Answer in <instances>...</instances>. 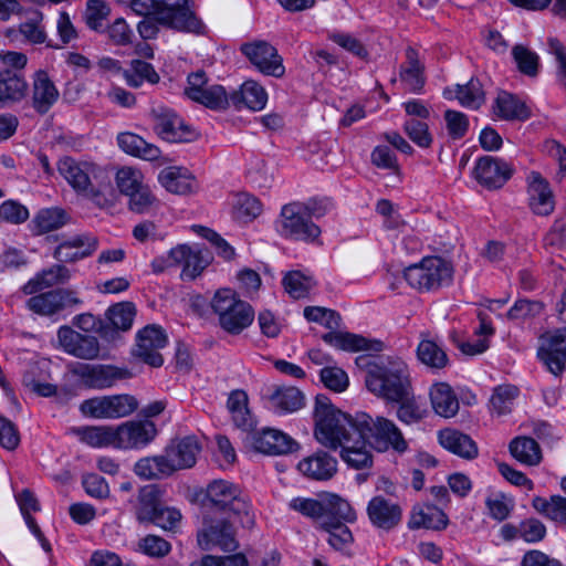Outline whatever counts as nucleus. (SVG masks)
<instances>
[{
    "label": "nucleus",
    "instance_id": "20e7f679",
    "mask_svg": "<svg viewBox=\"0 0 566 566\" xmlns=\"http://www.w3.org/2000/svg\"><path fill=\"white\" fill-rule=\"evenodd\" d=\"M367 389L388 401L401 400L410 394L411 384L406 363L398 357L381 359L365 375Z\"/></svg>",
    "mask_w": 566,
    "mask_h": 566
},
{
    "label": "nucleus",
    "instance_id": "0e129e2a",
    "mask_svg": "<svg viewBox=\"0 0 566 566\" xmlns=\"http://www.w3.org/2000/svg\"><path fill=\"white\" fill-rule=\"evenodd\" d=\"M128 206L136 213H147L158 206V200L147 185L130 193Z\"/></svg>",
    "mask_w": 566,
    "mask_h": 566
},
{
    "label": "nucleus",
    "instance_id": "338daca9",
    "mask_svg": "<svg viewBox=\"0 0 566 566\" xmlns=\"http://www.w3.org/2000/svg\"><path fill=\"white\" fill-rule=\"evenodd\" d=\"M109 13V9L103 0H88L84 13L87 27L94 31L103 29V22Z\"/></svg>",
    "mask_w": 566,
    "mask_h": 566
},
{
    "label": "nucleus",
    "instance_id": "6e6d98bb",
    "mask_svg": "<svg viewBox=\"0 0 566 566\" xmlns=\"http://www.w3.org/2000/svg\"><path fill=\"white\" fill-rule=\"evenodd\" d=\"M347 522L333 524V526L319 527L327 533L328 544L336 551L347 552L354 542V536L346 525Z\"/></svg>",
    "mask_w": 566,
    "mask_h": 566
},
{
    "label": "nucleus",
    "instance_id": "c9c22d12",
    "mask_svg": "<svg viewBox=\"0 0 566 566\" xmlns=\"http://www.w3.org/2000/svg\"><path fill=\"white\" fill-rule=\"evenodd\" d=\"M430 401L437 415L443 418L454 417L459 411V400L447 382H437L430 388Z\"/></svg>",
    "mask_w": 566,
    "mask_h": 566
},
{
    "label": "nucleus",
    "instance_id": "473e14b6",
    "mask_svg": "<svg viewBox=\"0 0 566 566\" xmlns=\"http://www.w3.org/2000/svg\"><path fill=\"white\" fill-rule=\"evenodd\" d=\"M158 180L169 192L176 195H188L198 188L195 177L180 167H167L159 172Z\"/></svg>",
    "mask_w": 566,
    "mask_h": 566
},
{
    "label": "nucleus",
    "instance_id": "1a4fd4ad",
    "mask_svg": "<svg viewBox=\"0 0 566 566\" xmlns=\"http://www.w3.org/2000/svg\"><path fill=\"white\" fill-rule=\"evenodd\" d=\"M69 371L81 386L95 390L111 388L117 381L132 377V373L127 368L106 364L76 361L69 365Z\"/></svg>",
    "mask_w": 566,
    "mask_h": 566
},
{
    "label": "nucleus",
    "instance_id": "7c9ffc66",
    "mask_svg": "<svg viewBox=\"0 0 566 566\" xmlns=\"http://www.w3.org/2000/svg\"><path fill=\"white\" fill-rule=\"evenodd\" d=\"M70 279V270L64 265L56 264L36 273L23 285L22 291L27 295H33L55 285L64 284Z\"/></svg>",
    "mask_w": 566,
    "mask_h": 566
},
{
    "label": "nucleus",
    "instance_id": "a18cd8bd",
    "mask_svg": "<svg viewBox=\"0 0 566 566\" xmlns=\"http://www.w3.org/2000/svg\"><path fill=\"white\" fill-rule=\"evenodd\" d=\"M423 66L420 64L417 52L407 50V65L400 72V78L406 87L413 93H419L424 85Z\"/></svg>",
    "mask_w": 566,
    "mask_h": 566
},
{
    "label": "nucleus",
    "instance_id": "603ef678",
    "mask_svg": "<svg viewBox=\"0 0 566 566\" xmlns=\"http://www.w3.org/2000/svg\"><path fill=\"white\" fill-rule=\"evenodd\" d=\"M455 97L462 106L472 109L479 108L485 101L482 85L475 78H471L464 85H458Z\"/></svg>",
    "mask_w": 566,
    "mask_h": 566
},
{
    "label": "nucleus",
    "instance_id": "8fccbe9b",
    "mask_svg": "<svg viewBox=\"0 0 566 566\" xmlns=\"http://www.w3.org/2000/svg\"><path fill=\"white\" fill-rule=\"evenodd\" d=\"M518 396V388L513 385L497 386L490 399L493 413L504 416L512 411L514 401Z\"/></svg>",
    "mask_w": 566,
    "mask_h": 566
},
{
    "label": "nucleus",
    "instance_id": "e2e57ef3",
    "mask_svg": "<svg viewBox=\"0 0 566 566\" xmlns=\"http://www.w3.org/2000/svg\"><path fill=\"white\" fill-rule=\"evenodd\" d=\"M391 402L399 403L397 417L407 424L419 422L426 416V410L418 405L411 392L405 399L392 400Z\"/></svg>",
    "mask_w": 566,
    "mask_h": 566
},
{
    "label": "nucleus",
    "instance_id": "6e6552de",
    "mask_svg": "<svg viewBox=\"0 0 566 566\" xmlns=\"http://www.w3.org/2000/svg\"><path fill=\"white\" fill-rule=\"evenodd\" d=\"M407 283L419 292H433L453 281L452 264L440 256L423 258L403 271Z\"/></svg>",
    "mask_w": 566,
    "mask_h": 566
},
{
    "label": "nucleus",
    "instance_id": "5fc2aeb1",
    "mask_svg": "<svg viewBox=\"0 0 566 566\" xmlns=\"http://www.w3.org/2000/svg\"><path fill=\"white\" fill-rule=\"evenodd\" d=\"M503 531H514L515 533H518V538H522L526 543H537L546 535L545 525L536 518H527L521 522L517 527L504 525Z\"/></svg>",
    "mask_w": 566,
    "mask_h": 566
},
{
    "label": "nucleus",
    "instance_id": "f3484780",
    "mask_svg": "<svg viewBox=\"0 0 566 566\" xmlns=\"http://www.w3.org/2000/svg\"><path fill=\"white\" fill-rule=\"evenodd\" d=\"M57 339L65 353L85 360L99 357V343L95 336L81 334L70 326H61Z\"/></svg>",
    "mask_w": 566,
    "mask_h": 566
},
{
    "label": "nucleus",
    "instance_id": "7ed1b4c3",
    "mask_svg": "<svg viewBox=\"0 0 566 566\" xmlns=\"http://www.w3.org/2000/svg\"><path fill=\"white\" fill-rule=\"evenodd\" d=\"M313 417L316 440L331 450H337L345 439L358 432L356 416L350 417L337 409L324 395L316 396Z\"/></svg>",
    "mask_w": 566,
    "mask_h": 566
},
{
    "label": "nucleus",
    "instance_id": "f8f14e48",
    "mask_svg": "<svg viewBox=\"0 0 566 566\" xmlns=\"http://www.w3.org/2000/svg\"><path fill=\"white\" fill-rule=\"evenodd\" d=\"M153 129L163 140L188 143L196 138L195 130L187 125L177 112L165 105H155L149 113Z\"/></svg>",
    "mask_w": 566,
    "mask_h": 566
},
{
    "label": "nucleus",
    "instance_id": "3c124183",
    "mask_svg": "<svg viewBox=\"0 0 566 566\" xmlns=\"http://www.w3.org/2000/svg\"><path fill=\"white\" fill-rule=\"evenodd\" d=\"M136 307L132 302H120L111 306L106 312V317L112 326L118 331L126 332L132 328Z\"/></svg>",
    "mask_w": 566,
    "mask_h": 566
},
{
    "label": "nucleus",
    "instance_id": "49530a36",
    "mask_svg": "<svg viewBox=\"0 0 566 566\" xmlns=\"http://www.w3.org/2000/svg\"><path fill=\"white\" fill-rule=\"evenodd\" d=\"M123 76L126 83L134 88L142 86L145 81L150 84L159 82V75L154 66L143 60H133L130 67L123 71Z\"/></svg>",
    "mask_w": 566,
    "mask_h": 566
},
{
    "label": "nucleus",
    "instance_id": "2f4dec72",
    "mask_svg": "<svg viewBox=\"0 0 566 566\" xmlns=\"http://www.w3.org/2000/svg\"><path fill=\"white\" fill-rule=\"evenodd\" d=\"M367 444L368 442L365 441L364 437H360L357 432L356 436L345 439L343 444L339 446L342 449L340 458L356 470L369 468L373 463V457L367 449Z\"/></svg>",
    "mask_w": 566,
    "mask_h": 566
},
{
    "label": "nucleus",
    "instance_id": "a878e982",
    "mask_svg": "<svg viewBox=\"0 0 566 566\" xmlns=\"http://www.w3.org/2000/svg\"><path fill=\"white\" fill-rule=\"evenodd\" d=\"M367 513L375 526L387 531L398 525L402 515L401 507L384 496L373 497L368 503Z\"/></svg>",
    "mask_w": 566,
    "mask_h": 566
},
{
    "label": "nucleus",
    "instance_id": "f03ea898",
    "mask_svg": "<svg viewBox=\"0 0 566 566\" xmlns=\"http://www.w3.org/2000/svg\"><path fill=\"white\" fill-rule=\"evenodd\" d=\"M57 170L78 196L101 208L112 205L114 189L106 168L93 161L63 157L57 163Z\"/></svg>",
    "mask_w": 566,
    "mask_h": 566
},
{
    "label": "nucleus",
    "instance_id": "f704fd0d",
    "mask_svg": "<svg viewBox=\"0 0 566 566\" xmlns=\"http://www.w3.org/2000/svg\"><path fill=\"white\" fill-rule=\"evenodd\" d=\"M80 440L92 448L117 449L116 426H85L73 428Z\"/></svg>",
    "mask_w": 566,
    "mask_h": 566
},
{
    "label": "nucleus",
    "instance_id": "c85d7f7f",
    "mask_svg": "<svg viewBox=\"0 0 566 566\" xmlns=\"http://www.w3.org/2000/svg\"><path fill=\"white\" fill-rule=\"evenodd\" d=\"M530 207L534 213L548 216L554 210L553 193L548 182L538 172L528 177Z\"/></svg>",
    "mask_w": 566,
    "mask_h": 566
},
{
    "label": "nucleus",
    "instance_id": "bf43d9fd",
    "mask_svg": "<svg viewBox=\"0 0 566 566\" xmlns=\"http://www.w3.org/2000/svg\"><path fill=\"white\" fill-rule=\"evenodd\" d=\"M405 134L419 147L429 148L433 142V137L426 122L409 118L403 124Z\"/></svg>",
    "mask_w": 566,
    "mask_h": 566
},
{
    "label": "nucleus",
    "instance_id": "72a5a7b5",
    "mask_svg": "<svg viewBox=\"0 0 566 566\" xmlns=\"http://www.w3.org/2000/svg\"><path fill=\"white\" fill-rule=\"evenodd\" d=\"M232 105L241 109L247 107L251 111H261L268 102V93L264 87L253 80L245 81L239 91L230 95Z\"/></svg>",
    "mask_w": 566,
    "mask_h": 566
},
{
    "label": "nucleus",
    "instance_id": "a211bd4d",
    "mask_svg": "<svg viewBox=\"0 0 566 566\" xmlns=\"http://www.w3.org/2000/svg\"><path fill=\"white\" fill-rule=\"evenodd\" d=\"M513 171L512 165L504 159L483 156L476 160L473 175L480 185L499 189L512 177Z\"/></svg>",
    "mask_w": 566,
    "mask_h": 566
},
{
    "label": "nucleus",
    "instance_id": "4c0bfd02",
    "mask_svg": "<svg viewBox=\"0 0 566 566\" xmlns=\"http://www.w3.org/2000/svg\"><path fill=\"white\" fill-rule=\"evenodd\" d=\"M494 114L505 120H526L531 113L527 106L515 95L501 92L493 106Z\"/></svg>",
    "mask_w": 566,
    "mask_h": 566
},
{
    "label": "nucleus",
    "instance_id": "b1692460",
    "mask_svg": "<svg viewBox=\"0 0 566 566\" xmlns=\"http://www.w3.org/2000/svg\"><path fill=\"white\" fill-rule=\"evenodd\" d=\"M252 446L258 452L280 455L292 452L297 447V443L282 431L265 429L253 434Z\"/></svg>",
    "mask_w": 566,
    "mask_h": 566
},
{
    "label": "nucleus",
    "instance_id": "de8ad7c7",
    "mask_svg": "<svg viewBox=\"0 0 566 566\" xmlns=\"http://www.w3.org/2000/svg\"><path fill=\"white\" fill-rule=\"evenodd\" d=\"M418 359L431 369H443L449 358L444 349L436 342L422 339L417 347Z\"/></svg>",
    "mask_w": 566,
    "mask_h": 566
},
{
    "label": "nucleus",
    "instance_id": "f257e3e1",
    "mask_svg": "<svg viewBox=\"0 0 566 566\" xmlns=\"http://www.w3.org/2000/svg\"><path fill=\"white\" fill-rule=\"evenodd\" d=\"M132 10L146 17L137 30L145 39H154L158 33L157 23L179 32L201 35L206 33V25L191 8L189 0H132Z\"/></svg>",
    "mask_w": 566,
    "mask_h": 566
},
{
    "label": "nucleus",
    "instance_id": "9d476101",
    "mask_svg": "<svg viewBox=\"0 0 566 566\" xmlns=\"http://www.w3.org/2000/svg\"><path fill=\"white\" fill-rule=\"evenodd\" d=\"M276 227L283 237L305 242H313L321 234L319 227L308 218L301 202L283 206Z\"/></svg>",
    "mask_w": 566,
    "mask_h": 566
},
{
    "label": "nucleus",
    "instance_id": "864d4df0",
    "mask_svg": "<svg viewBox=\"0 0 566 566\" xmlns=\"http://www.w3.org/2000/svg\"><path fill=\"white\" fill-rule=\"evenodd\" d=\"M283 286L293 298L305 297L314 287L315 282L300 271H292L283 277Z\"/></svg>",
    "mask_w": 566,
    "mask_h": 566
},
{
    "label": "nucleus",
    "instance_id": "aec40b11",
    "mask_svg": "<svg viewBox=\"0 0 566 566\" xmlns=\"http://www.w3.org/2000/svg\"><path fill=\"white\" fill-rule=\"evenodd\" d=\"M356 513L349 502L335 493L321 494L318 527L333 526L343 522H354Z\"/></svg>",
    "mask_w": 566,
    "mask_h": 566
},
{
    "label": "nucleus",
    "instance_id": "79ce46f5",
    "mask_svg": "<svg viewBox=\"0 0 566 566\" xmlns=\"http://www.w3.org/2000/svg\"><path fill=\"white\" fill-rule=\"evenodd\" d=\"M510 452L522 464L534 467L542 461L538 443L530 437H516L510 442Z\"/></svg>",
    "mask_w": 566,
    "mask_h": 566
},
{
    "label": "nucleus",
    "instance_id": "dca6fc26",
    "mask_svg": "<svg viewBox=\"0 0 566 566\" xmlns=\"http://www.w3.org/2000/svg\"><path fill=\"white\" fill-rule=\"evenodd\" d=\"M241 52L263 74L283 76L285 69L277 50L265 41H254L241 45Z\"/></svg>",
    "mask_w": 566,
    "mask_h": 566
},
{
    "label": "nucleus",
    "instance_id": "e433bc0d",
    "mask_svg": "<svg viewBox=\"0 0 566 566\" xmlns=\"http://www.w3.org/2000/svg\"><path fill=\"white\" fill-rule=\"evenodd\" d=\"M117 143L123 151L144 160H157L161 155L156 145L147 143L143 137L133 133H120L117 136Z\"/></svg>",
    "mask_w": 566,
    "mask_h": 566
},
{
    "label": "nucleus",
    "instance_id": "0eeeda50",
    "mask_svg": "<svg viewBox=\"0 0 566 566\" xmlns=\"http://www.w3.org/2000/svg\"><path fill=\"white\" fill-rule=\"evenodd\" d=\"M358 433L364 437L368 446L378 452L394 450L403 453L408 449V442L396 423L385 417L373 418L368 413L356 415Z\"/></svg>",
    "mask_w": 566,
    "mask_h": 566
},
{
    "label": "nucleus",
    "instance_id": "5701e85b",
    "mask_svg": "<svg viewBox=\"0 0 566 566\" xmlns=\"http://www.w3.org/2000/svg\"><path fill=\"white\" fill-rule=\"evenodd\" d=\"M201 447L198 439L195 436H187L172 441L165 449V453L175 472L195 465Z\"/></svg>",
    "mask_w": 566,
    "mask_h": 566
},
{
    "label": "nucleus",
    "instance_id": "58836bf2",
    "mask_svg": "<svg viewBox=\"0 0 566 566\" xmlns=\"http://www.w3.org/2000/svg\"><path fill=\"white\" fill-rule=\"evenodd\" d=\"M163 506L159 489L154 484L145 485L138 493L136 518L140 523H150Z\"/></svg>",
    "mask_w": 566,
    "mask_h": 566
},
{
    "label": "nucleus",
    "instance_id": "c03bdc74",
    "mask_svg": "<svg viewBox=\"0 0 566 566\" xmlns=\"http://www.w3.org/2000/svg\"><path fill=\"white\" fill-rule=\"evenodd\" d=\"M533 507L545 517L566 526V497L552 495L549 499L535 496Z\"/></svg>",
    "mask_w": 566,
    "mask_h": 566
},
{
    "label": "nucleus",
    "instance_id": "bb28decb",
    "mask_svg": "<svg viewBox=\"0 0 566 566\" xmlns=\"http://www.w3.org/2000/svg\"><path fill=\"white\" fill-rule=\"evenodd\" d=\"M323 340L342 350L348 352H381L384 343L377 339H367L360 335L344 332H329L322 336Z\"/></svg>",
    "mask_w": 566,
    "mask_h": 566
},
{
    "label": "nucleus",
    "instance_id": "69168bd1",
    "mask_svg": "<svg viewBox=\"0 0 566 566\" xmlns=\"http://www.w3.org/2000/svg\"><path fill=\"white\" fill-rule=\"evenodd\" d=\"M304 316L307 321L318 323L329 329L337 328L340 324L339 314L326 307L307 306L304 308Z\"/></svg>",
    "mask_w": 566,
    "mask_h": 566
},
{
    "label": "nucleus",
    "instance_id": "cd10ccee",
    "mask_svg": "<svg viewBox=\"0 0 566 566\" xmlns=\"http://www.w3.org/2000/svg\"><path fill=\"white\" fill-rule=\"evenodd\" d=\"M438 439L442 448L465 460H473L479 454L478 446L473 439L459 430H440Z\"/></svg>",
    "mask_w": 566,
    "mask_h": 566
},
{
    "label": "nucleus",
    "instance_id": "2eb2a0df",
    "mask_svg": "<svg viewBox=\"0 0 566 566\" xmlns=\"http://www.w3.org/2000/svg\"><path fill=\"white\" fill-rule=\"evenodd\" d=\"M198 544L206 551L218 546L224 552H233L238 548L235 530L224 518H205L203 527L198 533Z\"/></svg>",
    "mask_w": 566,
    "mask_h": 566
},
{
    "label": "nucleus",
    "instance_id": "ea45409f",
    "mask_svg": "<svg viewBox=\"0 0 566 566\" xmlns=\"http://www.w3.org/2000/svg\"><path fill=\"white\" fill-rule=\"evenodd\" d=\"M177 249L181 252V256H177L178 266H182L181 277L193 280L207 268L209 260L199 248L188 244H178Z\"/></svg>",
    "mask_w": 566,
    "mask_h": 566
},
{
    "label": "nucleus",
    "instance_id": "423d86ee",
    "mask_svg": "<svg viewBox=\"0 0 566 566\" xmlns=\"http://www.w3.org/2000/svg\"><path fill=\"white\" fill-rule=\"evenodd\" d=\"M219 326L231 335H238L254 321V310L230 289L218 290L210 302Z\"/></svg>",
    "mask_w": 566,
    "mask_h": 566
},
{
    "label": "nucleus",
    "instance_id": "09e8293b",
    "mask_svg": "<svg viewBox=\"0 0 566 566\" xmlns=\"http://www.w3.org/2000/svg\"><path fill=\"white\" fill-rule=\"evenodd\" d=\"M67 213L60 208L43 209L38 212L33 223L39 234L60 229L69 221Z\"/></svg>",
    "mask_w": 566,
    "mask_h": 566
},
{
    "label": "nucleus",
    "instance_id": "393cba45",
    "mask_svg": "<svg viewBox=\"0 0 566 566\" xmlns=\"http://www.w3.org/2000/svg\"><path fill=\"white\" fill-rule=\"evenodd\" d=\"M28 82L22 72L6 67L0 71V107L21 102L28 94Z\"/></svg>",
    "mask_w": 566,
    "mask_h": 566
},
{
    "label": "nucleus",
    "instance_id": "a19ab883",
    "mask_svg": "<svg viewBox=\"0 0 566 566\" xmlns=\"http://www.w3.org/2000/svg\"><path fill=\"white\" fill-rule=\"evenodd\" d=\"M134 472L144 480H156L171 475L174 470L164 452V454L138 460L134 465Z\"/></svg>",
    "mask_w": 566,
    "mask_h": 566
},
{
    "label": "nucleus",
    "instance_id": "412c9836",
    "mask_svg": "<svg viewBox=\"0 0 566 566\" xmlns=\"http://www.w3.org/2000/svg\"><path fill=\"white\" fill-rule=\"evenodd\" d=\"M337 459L327 451L317 450L311 455L302 459L298 464V471L307 479L314 481H328L337 472Z\"/></svg>",
    "mask_w": 566,
    "mask_h": 566
},
{
    "label": "nucleus",
    "instance_id": "4be33fe9",
    "mask_svg": "<svg viewBox=\"0 0 566 566\" xmlns=\"http://www.w3.org/2000/svg\"><path fill=\"white\" fill-rule=\"evenodd\" d=\"M268 408L279 415L300 410L305 405V397L295 387L268 388L263 396Z\"/></svg>",
    "mask_w": 566,
    "mask_h": 566
},
{
    "label": "nucleus",
    "instance_id": "052dcab7",
    "mask_svg": "<svg viewBox=\"0 0 566 566\" xmlns=\"http://www.w3.org/2000/svg\"><path fill=\"white\" fill-rule=\"evenodd\" d=\"M512 55L521 73L534 77L538 73V55L524 45H515Z\"/></svg>",
    "mask_w": 566,
    "mask_h": 566
},
{
    "label": "nucleus",
    "instance_id": "13d9d810",
    "mask_svg": "<svg viewBox=\"0 0 566 566\" xmlns=\"http://www.w3.org/2000/svg\"><path fill=\"white\" fill-rule=\"evenodd\" d=\"M208 108L220 111L226 109L231 102L230 95L221 85H210L195 99Z\"/></svg>",
    "mask_w": 566,
    "mask_h": 566
},
{
    "label": "nucleus",
    "instance_id": "4d7b16f0",
    "mask_svg": "<svg viewBox=\"0 0 566 566\" xmlns=\"http://www.w3.org/2000/svg\"><path fill=\"white\" fill-rule=\"evenodd\" d=\"M115 180L119 191L127 197L145 185L142 171L133 167L118 169Z\"/></svg>",
    "mask_w": 566,
    "mask_h": 566
},
{
    "label": "nucleus",
    "instance_id": "39448f33",
    "mask_svg": "<svg viewBox=\"0 0 566 566\" xmlns=\"http://www.w3.org/2000/svg\"><path fill=\"white\" fill-rule=\"evenodd\" d=\"M206 506L230 512L244 528L250 530L255 525V511L249 496L229 481L216 480L207 486Z\"/></svg>",
    "mask_w": 566,
    "mask_h": 566
},
{
    "label": "nucleus",
    "instance_id": "9b49d317",
    "mask_svg": "<svg viewBox=\"0 0 566 566\" xmlns=\"http://www.w3.org/2000/svg\"><path fill=\"white\" fill-rule=\"evenodd\" d=\"M138 408V400L128 394L94 397L84 400L81 412L95 419H119L134 413Z\"/></svg>",
    "mask_w": 566,
    "mask_h": 566
},
{
    "label": "nucleus",
    "instance_id": "4468645a",
    "mask_svg": "<svg viewBox=\"0 0 566 566\" xmlns=\"http://www.w3.org/2000/svg\"><path fill=\"white\" fill-rule=\"evenodd\" d=\"M168 343L165 329L158 325H147L136 335L134 355L151 367H160L164 358L159 353Z\"/></svg>",
    "mask_w": 566,
    "mask_h": 566
},
{
    "label": "nucleus",
    "instance_id": "680f3d73",
    "mask_svg": "<svg viewBox=\"0 0 566 566\" xmlns=\"http://www.w3.org/2000/svg\"><path fill=\"white\" fill-rule=\"evenodd\" d=\"M233 209L237 219L249 221L261 213L262 205L258 198L248 193H241L237 197Z\"/></svg>",
    "mask_w": 566,
    "mask_h": 566
},
{
    "label": "nucleus",
    "instance_id": "ddd939ff",
    "mask_svg": "<svg viewBox=\"0 0 566 566\" xmlns=\"http://www.w3.org/2000/svg\"><path fill=\"white\" fill-rule=\"evenodd\" d=\"M83 300L77 292L71 289H55L31 296L27 307L41 316H54L62 311L81 306Z\"/></svg>",
    "mask_w": 566,
    "mask_h": 566
},
{
    "label": "nucleus",
    "instance_id": "6ab92c4d",
    "mask_svg": "<svg viewBox=\"0 0 566 566\" xmlns=\"http://www.w3.org/2000/svg\"><path fill=\"white\" fill-rule=\"evenodd\" d=\"M117 449L129 450L140 449L150 443L157 436V428L154 422L126 421L116 426Z\"/></svg>",
    "mask_w": 566,
    "mask_h": 566
},
{
    "label": "nucleus",
    "instance_id": "37998d69",
    "mask_svg": "<svg viewBox=\"0 0 566 566\" xmlns=\"http://www.w3.org/2000/svg\"><path fill=\"white\" fill-rule=\"evenodd\" d=\"M448 525V516L437 506L415 509L409 520L410 528L442 530Z\"/></svg>",
    "mask_w": 566,
    "mask_h": 566
},
{
    "label": "nucleus",
    "instance_id": "774afa93",
    "mask_svg": "<svg viewBox=\"0 0 566 566\" xmlns=\"http://www.w3.org/2000/svg\"><path fill=\"white\" fill-rule=\"evenodd\" d=\"M140 552L145 555L160 558L170 552V544L160 536L147 535L138 542Z\"/></svg>",
    "mask_w": 566,
    "mask_h": 566
},
{
    "label": "nucleus",
    "instance_id": "c756f323",
    "mask_svg": "<svg viewBox=\"0 0 566 566\" xmlns=\"http://www.w3.org/2000/svg\"><path fill=\"white\" fill-rule=\"evenodd\" d=\"M59 98V91L48 73L39 70L33 75L32 102L36 112L44 114Z\"/></svg>",
    "mask_w": 566,
    "mask_h": 566
}]
</instances>
